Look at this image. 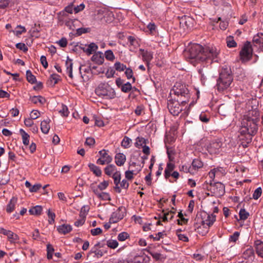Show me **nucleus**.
<instances>
[{"label": "nucleus", "instance_id": "864d4df0", "mask_svg": "<svg viewBox=\"0 0 263 263\" xmlns=\"http://www.w3.org/2000/svg\"><path fill=\"white\" fill-rule=\"evenodd\" d=\"M47 258L51 259L52 258V254L54 252V249L53 247L50 244H48L47 245Z\"/></svg>", "mask_w": 263, "mask_h": 263}, {"label": "nucleus", "instance_id": "dca6fc26", "mask_svg": "<svg viewBox=\"0 0 263 263\" xmlns=\"http://www.w3.org/2000/svg\"><path fill=\"white\" fill-rule=\"evenodd\" d=\"M91 60L97 64L101 65L104 61V55L101 52H96L91 57Z\"/></svg>", "mask_w": 263, "mask_h": 263}, {"label": "nucleus", "instance_id": "bf43d9fd", "mask_svg": "<svg viewBox=\"0 0 263 263\" xmlns=\"http://www.w3.org/2000/svg\"><path fill=\"white\" fill-rule=\"evenodd\" d=\"M240 235V233L238 232H235L233 235H231L229 238V240L232 242H235L238 239Z\"/></svg>", "mask_w": 263, "mask_h": 263}, {"label": "nucleus", "instance_id": "bb28decb", "mask_svg": "<svg viewBox=\"0 0 263 263\" xmlns=\"http://www.w3.org/2000/svg\"><path fill=\"white\" fill-rule=\"evenodd\" d=\"M175 167V165L172 163H167L164 171V176L166 179L171 176V174Z\"/></svg>", "mask_w": 263, "mask_h": 263}, {"label": "nucleus", "instance_id": "9b49d317", "mask_svg": "<svg viewBox=\"0 0 263 263\" xmlns=\"http://www.w3.org/2000/svg\"><path fill=\"white\" fill-rule=\"evenodd\" d=\"M225 192V186L223 184L220 182H215V196L221 197Z\"/></svg>", "mask_w": 263, "mask_h": 263}, {"label": "nucleus", "instance_id": "ea45409f", "mask_svg": "<svg viewBox=\"0 0 263 263\" xmlns=\"http://www.w3.org/2000/svg\"><path fill=\"white\" fill-rule=\"evenodd\" d=\"M104 56L107 60L110 61H112L115 58L114 53L111 50L106 51L104 53Z\"/></svg>", "mask_w": 263, "mask_h": 263}, {"label": "nucleus", "instance_id": "5701e85b", "mask_svg": "<svg viewBox=\"0 0 263 263\" xmlns=\"http://www.w3.org/2000/svg\"><path fill=\"white\" fill-rule=\"evenodd\" d=\"M57 230L60 233L66 234L72 230V227L69 224H63L59 226Z\"/></svg>", "mask_w": 263, "mask_h": 263}, {"label": "nucleus", "instance_id": "a19ab883", "mask_svg": "<svg viewBox=\"0 0 263 263\" xmlns=\"http://www.w3.org/2000/svg\"><path fill=\"white\" fill-rule=\"evenodd\" d=\"M227 44L229 48H234L237 46V43L234 41L232 36H229L227 38Z\"/></svg>", "mask_w": 263, "mask_h": 263}, {"label": "nucleus", "instance_id": "c85d7f7f", "mask_svg": "<svg viewBox=\"0 0 263 263\" xmlns=\"http://www.w3.org/2000/svg\"><path fill=\"white\" fill-rule=\"evenodd\" d=\"M191 166L193 171L194 172V171H197L201 168L203 166V163L200 160L195 159L193 161Z\"/></svg>", "mask_w": 263, "mask_h": 263}, {"label": "nucleus", "instance_id": "0eeeda50", "mask_svg": "<svg viewBox=\"0 0 263 263\" xmlns=\"http://www.w3.org/2000/svg\"><path fill=\"white\" fill-rule=\"evenodd\" d=\"M99 153L101 155V158H99L97 163L100 165H104L105 164H108L111 162L112 158L110 156L107 151L105 149H102L100 151Z\"/></svg>", "mask_w": 263, "mask_h": 263}, {"label": "nucleus", "instance_id": "3c124183", "mask_svg": "<svg viewBox=\"0 0 263 263\" xmlns=\"http://www.w3.org/2000/svg\"><path fill=\"white\" fill-rule=\"evenodd\" d=\"M125 74L127 79H133V82H135V78L133 77V71L130 68H126L125 69Z\"/></svg>", "mask_w": 263, "mask_h": 263}, {"label": "nucleus", "instance_id": "774afa93", "mask_svg": "<svg viewBox=\"0 0 263 263\" xmlns=\"http://www.w3.org/2000/svg\"><path fill=\"white\" fill-rule=\"evenodd\" d=\"M16 47L17 49L23 50L24 51H26L28 50V48L25 45V44L22 43H18L16 44Z\"/></svg>", "mask_w": 263, "mask_h": 263}, {"label": "nucleus", "instance_id": "37998d69", "mask_svg": "<svg viewBox=\"0 0 263 263\" xmlns=\"http://www.w3.org/2000/svg\"><path fill=\"white\" fill-rule=\"evenodd\" d=\"M106 245L110 248L115 249L118 246V242L116 240L109 239L107 241Z\"/></svg>", "mask_w": 263, "mask_h": 263}, {"label": "nucleus", "instance_id": "69168bd1", "mask_svg": "<svg viewBox=\"0 0 263 263\" xmlns=\"http://www.w3.org/2000/svg\"><path fill=\"white\" fill-rule=\"evenodd\" d=\"M147 28L149 31L150 33L153 34L156 31V26L154 23H149L147 25Z\"/></svg>", "mask_w": 263, "mask_h": 263}, {"label": "nucleus", "instance_id": "aec40b11", "mask_svg": "<svg viewBox=\"0 0 263 263\" xmlns=\"http://www.w3.org/2000/svg\"><path fill=\"white\" fill-rule=\"evenodd\" d=\"M253 41L254 43L258 45L259 48L263 51V33H258L255 35L254 37Z\"/></svg>", "mask_w": 263, "mask_h": 263}, {"label": "nucleus", "instance_id": "20e7f679", "mask_svg": "<svg viewBox=\"0 0 263 263\" xmlns=\"http://www.w3.org/2000/svg\"><path fill=\"white\" fill-rule=\"evenodd\" d=\"M189 90L186 86L180 83H176L170 91V95H175L177 96L184 97L188 101V99L190 96L189 93Z\"/></svg>", "mask_w": 263, "mask_h": 263}, {"label": "nucleus", "instance_id": "473e14b6", "mask_svg": "<svg viewBox=\"0 0 263 263\" xmlns=\"http://www.w3.org/2000/svg\"><path fill=\"white\" fill-rule=\"evenodd\" d=\"M117 170V168L115 165L110 164L105 168L104 172L107 175L111 176Z\"/></svg>", "mask_w": 263, "mask_h": 263}, {"label": "nucleus", "instance_id": "5fc2aeb1", "mask_svg": "<svg viewBox=\"0 0 263 263\" xmlns=\"http://www.w3.org/2000/svg\"><path fill=\"white\" fill-rule=\"evenodd\" d=\"M180 171H183L185 173H190L191 174H194V172L192 170V167L188 165H183L181 166Z\"/></svg>", "mask_w": 263, "mask_h": 263}, {"label": "nucleus", "instance_id": "4468645a", "mask_svg": "<svg viewBox=\"0 0 263 263\" xmlns=\"http://www.w3.org/2000/svg\"><path fill=\"white\" fill-rule=\"evenodd\" d=\"M17 202V198L16 197H13L10 199L6 208V211L8 213H11L14 210Z\"/></svg>", "mask_w": 263, "mask_h": 263}, {"label": "nucleus", "instance_id": "13d9d810", "mask_svg": "<svg viewBox=\"0 0 263 263\" xmlns=\"http://www.w3.org/2000/svg\"><path fill=\"white\" fill-rule=\"evenodd\" d=\"M85 5L84 3H81L77 6H74L73 8V11L75 13H78L80 11H82L85 8Z\"/></svg>", "mask_w": 263, "mask_h": 263}, {"label": "nucleus", "instance_id": "de8ad7c7", "mask_svg": "<svg viewBox=\"0 0 263 263\" xmlns=\"http://www.w3.org/2000/svg\"><path fill=\"white\" fill-rule=\"evenodd\" d=\"M26 31V29L24 27L19 25L17 26L16 29L13 31V32L16 36H19L22 33L25 32Z\"/></svg>", "mask_w": 263, "mask_h": 263}, {"label": "nucleus", "instance_id": "39448f33", "mask_svg": "<svg viewBox=\"0 0 263 263\" xmlns=\"http://www.w3.org/2000/svg\"><path fill=\"white\" fill-rule=\"evenodd\" d=\"M186 100H182L181 104L178 101L170 99L167 102V108L173 116H178L183 110V105L186 103Z\"/></svg>", "mask_w": 263, "mask_h": 263}, {"label": "nucleus", "instance_id": "f704fd0d", "mask_svg": "<svg viewBox=\"0 0 263 263\" xmlns=\"http://www.w3.org/2000/svg\"><path fill=\"white\" fill-rule=\"evenodd\" d=\"M165 236H166V233L165 231H163L158 232L155 235H151L149 236V237L152 238L154 241H159L161 238H163Z\"/></svg>", "mask_w": 263, "mask_h": 263}, {"label": "nucleus", "instance_id": "4c0bfd02", "mask_svg": "<svg viewBox=\"0 0 263 263\" xmlns=\"http://www.w3.org/2000/svg\"><path fill=\"white\" fill-rule=\"evenodd\" d=\"M114 68L116 70L122 72L126 69V66L124 64L120 63V62H116L114 64Z\"/></svg>", "mask_w": 263, "mask_h": 263}, {"label": "nucleus", "instance_id": "603ef678", "mask_svg": "<svg viewBox=\"0 0 263 263\" xmlns=\"http://www.w3.org/2000/svg\"><path fill=\"white\" fill-rule=\"evenodd\" d=\"M262 194V189L261 187L256 188L253 194V198L254 199H258Z\"/></svg>", "mask_w": 263, "mask_h": 263}, {"label": "nucleus", "instance_id": "cd10ccee", "mask_svg": "<svg viewBox=\"0 0 263 263\" xmlns=\"http://www.w3.org/2000/svg\"><path fill=\"white\" fill-rule=\"evenodd\" d=\"M29 100L34 104L40 103V104H43L45 102V99L41 96L30 97Z\"/></svg>", "mask_w": 263, "mask_h": 263}, {"label": "nucleus", "instance_id": "2f4dec72", "mask_svg": "<svg viewBox=\"0 0 263 263\" xmlns=\"http://www.w3.org/2000/svg\"><path fill=\"white\" fill-rule=\"evenodd\" d=\"M20 133L22 137L23 144L28 145L29 143V135L23 129H20Z\"/></svg>", "mask_w": 263, "mask_h": 263}, {"label": "nucleus", "instance_id": "423d86ee", "mask_svg": "<svg viewBox=\"0 0 263 263\" xmlns=\"http://www.w3.org/2000/svg\"><path fill=\"white\" fill-rule=\"evenodd\" d=\"M239 55L242 63L248 62L252 59L253 49L250 42H247L245 44L240 51Z\"/></svg>", "mask_w": 263, "mask_h": 263}, {"label": "nucleus", "instance_id": "09e8293b", "mask_svg": "<svg viewBox=\"0 0 263 263\" xmlns=\"http://www.w3.org/2000/svg\"><path fill=\"white\" fill-rule=\"evenodd\" d=\"M226 174V170L223 167L215 168V177L216 176H224Z\"/></svg>", "mask_w": 263, "mask_h": 263}, {"label": "nucleus", "instance_id": "a878e982", "mask_svg": "<svg viewBox=\"0 0 263 263\" xmlns=\"http://www.w3.org/2000/svg\"><path fill=\"white\" fill-rule=\"evenodd\" d=\"M176 210L174 208H172V210L168 211H163V216L162 220L163 221H167L168 220H171L174 217V215L175 214Z\"/></svg>", "mask_w": 263, "mask_h": 263}, {"label": "nucleus", "instance_id": "1a4fd4ad", "mask_svg": "<svg viewBox=\"0 0 263 263\" xmlns=\"http://www.w3.org/2000/svg\"><path fill=\"white\" fill-rule=\"evenodd\" d=\"M140 51L143 61L145 62L147 66H148L150 62L153 58V53L151 51L145 50L142 49H140Z\"/></svg>", "mask_w": 263, "mask_h": 263}, {"label": "nucleus", "instance_id": "a18cd8bd", "mask_svg": "<svg viewBox=\"0 0 263 263\" xmlns=\"http://www.w3.org/2000/svg\"><path fill=\"white\" fill-rule=\"evenodd\" d=\"M181 231L180 229H178L176 231V234L179 240H182L184 242H187L189 241L188 237L184 234H181L180 232Z\"/></svg>", "mask_w": 263, "mask_h": 263}, {"label": "nucleus", "instance_id": "49530a36", "mask_svg": "<svg viewBox=\"0 0 263 263\" xmlns=\"http://www.w3.org/2000/svg\"><path fill=\"white\" fill-rule=\"evenodd\" d=\"M129 237V235L127 232H123L118 234V239L120 241H125Z\"/></svg>", "mask_w": 263, "mask_h": 263}, {"label": "nucleus", "instance_id": "f257e3e1", "mask_svg": "<svg viewBox=\"0 0 263 263\" xmlns=\"http://www.w3.org/2000/svg\"><path fill=\"white\" fill-rule=\"evenodd\" d=\"M185 56L187 60L194 65L203 62L211 64L213 62V49L209 47H203L198 44L191 45Z\"/></svg>", "mask_w": 263, "mask_h": 263}, {"label": "nucleus", "instance_id": "7ed1b4c3", "mask_svg": "<svg viewBox=\"0 0 263 263\" xmlns=\"http://www.w3.org/2000/svg\"><path fill=\"white\" fill-rule=\"evenodd\" d=\"M97 96L106 99H112L115 98V90L107 83H100L95 90Z\"/></svg>", "mask_w": 263, "mask_h": 263}, {"label": "nucleus", "instance_id": "f3484780", "mask_svg": "<svg viewBox=\"0 0 263 263\" xmlns=\"http://www.w3.org/2000/svg\"><path fill=\"white\" fill-rule=\"evenodd\" d=\"M245 128V131L247 132L249 137L255 135L257 130V125L254 122H250L249 126L248 124L247 126Z\"/></svg>", "mask_w": 263, "mask_h": 263}, {"label": "nucleus", "instance_id": "c9c22d12", "mask_svg": "<svg viewBox=\"0 0 263 263\" xmlns=\"http://www.w3.org/2000/svg\"><path fill=\"white\" fill-rule=\"evenodd\" d=\"M26 78L27 81L31 84L34 83L36 81L35 77L32 74V72L29 70L26 71Z\"/></svg>", "mask_w": 263, "mask_h": 263}, {"label": "nucleus", "instance_id": "ddd939ff", "mask_svg": "<svg viewBox=\"0 0 263 263\" xmlns=\"http://www.w3.org/2000/svg\"><path fill=\"white\" fill-rule=\"evenodd\" d=\"M51 120L47 118L46 119L42 121L41 123V130L44 134H47L50 128V122Z\"/></svg>", "mask_w": 263, "mask_h": 263}, {"label": "nucleus", "instance_id": "6e6552de", "mask_svg": "<svg viewBox=\"0 0 263 263\" xmlns=\"http://www.w3.org/2000/svg\"><path fill=\"white\" fill-rule=\"evenodd\" d=\"M124 213L119 208L116 212H114L110 217V223H115L123 218Z\"/></svg>", "mask_w": 263, "mask_h": 263}, {"label": "nucleus", "instance_id": "393cba45", "mask_svg": "<svg viewBox=\"0 0 263 263\" xmlns=\"http://www.w3.org/2000/svg\"><path fill=\"white\" fill-rule=\"evenodd\" d=\"M193 20L192 18L185 16L182 17L180 21V24L183 26L185 25L187 28H191L193 27Z\"/></svg>", "mask_w": 263, "mask_h": 263}, {"label": "nucleus", "instance_id": "680f3d73", "mask_svg": "<svg viewBox=\"0 0 263 263\" xmlns=\"http://www.w3.org/2000/svg\"><path fill=\"white\" fill-rule=\"evenodd\" d=\"M145 143V139L144 138L138 137L136 139L135 145L136 147H139L140 146H142L143 144Z\"/></svg>", "mask_w": 263, "mask_h": 263}, {"label": "nucleus", "instance_id": "f03ea898", "mask_svg": "<svg viewBox=\"0 0 263 263\" xmlns=\"http://www.w3.org/2000/svg\"><path fill=\"white\" fill-rule=\"evenodd\" d=\"M219 73L217 87L218 91H222L228 88L233 81L232 71L229 66L224 65L221 67Z\"/></svg>", "mask_w": 263, "mask_h": 263}, {"label": "nucleus", "instance_id": "7c9ffc66", "mask_svg": "<svg viewBox=\"0 0 263 263\" xmlns=\"http://www.w3.org/2000/svg\"><path fill=\"white\" fill-rule=\"evenodd\" d=\"M43 209L40 205H36L29 210L30 214L33 215H40L41 214Z\"/></svg>", "mask_w": 263, "mask_h": 263}, {"label": "nucleus", "instance_id": "79ce46f5", "mask_svg": "<svg viewBox=\"0 0 263 263\" xmlns=\"http://www.w3.org/2000/svg\"><path fill=\"white\" fill-rule=\"evenodd\" d=\"M132 85L129 82H126L122 85L121 88H120L121 91L123 92H128L132 89Z\"/></svg>", "mask_w": 263, "mask_h": 263}, {"label": "nucleus", "instance_id": "f8f14e48", "mask_svg": "<svg viewBox=\"0 0 263 263\" xmlns=\"http://www.w3.org/2000/svg\"><path fill=\"white\" fill-rule=\"evenodd\" d=\"M111 176L114 179V184L116 185L115 189L119 193H121V190L119 186L121 180V173L120 171H116Z\"/></svg>", "mask_w": 263, "mask_h": 263}, {"label": "nucleus", "instance_id": "052dcab7", "mask_svg": "<svg viewBox=\"0 0 263 263\" xmlns=\"http://www.w3.org/2000/svg\"><path fill=\"white\" fill-rule=\"evenodd\" d=\"M200 120L203 122L207 123L209 121V116L204 112H202L199 116Z\"/></svg>", "mask_w": 263, "mask_h": 263}, {"label": "nucleus", "instance_id": "0e129e2a", "mask_svg": "<svg viewBox=\"0 0 263 263\" xmlns=\"http://www.w3.org/2000/svg\"><path fill=\"white\" fill-rule=\"evenodd\" d=\"M40 112L37 110H33L30 114V118L35 120L40 117Z\"/></svg>", "mask_w": 263, "mask_h": 263}, {"label": "nucleus", "instance_id": "8fccbe9b", "mask_svg": "<svg viewBox=\"0 0 263 263\" xmlns=\"http://www.w3.org/2000/svg\"><path fill=\"white\" fill-rule=\"evenodd\" d=\"M178 217L179 218V219H178V223L179 224L182 225L187 222L188 219L185 218L181 212L178 213Z\"/></svg>", "mask_w": 263, "mask_h": 263}, {"label": "nucleus", "instance_id": "6ab92c4d", "mask_svg": "<svg viewBox=\"0 0 263 263\" xmlns=\"http://www.w3.org/2000/svg\"><path fill=\"white\" fill-rule=\"evenodd\" d=\"M97 67H94V66H92V65H89V66H82L81 67H80V71H83L84 72H86V73H91L93 74H100V72H101L100 71H95V69H96Z\"/></svg>", "mask_w": 263, "mask_h": 263}, {"label": "nucleus", "instance_id": "6e6d98bb", "mask_svg": "<svg viewBox=\"0 0 263 263\" xmlns=\"http://www.w3.org/2000/svg\"><path fill=\"white\" fill-rule=\"evenodd\" d=\"M59 112L61 115L64 117H67L69 114V111L66 105H62V109L60 110Z\"/></svg>", "mask_w": 263, "mask_h": 263}, {"label": "nucleus", "instance_id": "e433bc0d", "mask_svg": "<svg viewBox=\"0 0 263 263\" xmlns=\"http://www.w3.org/2000/svg\"><path fill=\"white\" fill-rule=\"evenodd\" d=\"M140 171H141L140 168H139L137 171H135V170H128V171H126L125 172V178L127 179L131 180V179H132L133 178V175L134 174H136L137 173L139 172Z\"/></svg>", "mask_w": 263, "mask_h": 263}, {"label": "nucleus", "instance_id": "338daca9", "mask_svg": "<svg viewBox=\"0 0 263 263\" xmlns=\"http://www.w3.org/2000/svg\"><path fill=\"white\" fill-rule=\"evenodd\" d=\"M57 43L62 47H65L67 45V41L65 37H62Z\"/></svg>", "mask_w": 263, "mask_h": 263}, {"label": "nucleus", "instance_id": "4be33fe9", "mask_svg": "<svg viewBox=\"0 0 263 263\" xmlns=\"http://www.w3.org/2000/svg\"><path fill=\"white\" fill-rule=\"evenodd\" d=\"M255 248L256 254L261 257H263V242L260 240L255 241Z\"/></svg>", "mask_w": 263, "mask_h": 263}, {"label": "nucleus", "instance_id": "72a5a7b5", "mask_svg": "<svg viewBox=\"0 0 263 263\" xmlns=\"http://www.w3.org/2000/svg\"><path fill=\"white\" fill-rule=\"evenodd\" d=\"M98 46L95 43H92L88 45L85 50V51L88 54H91L93 52L96 51L98 49Z\"/></svg>", "mask_w": 263, "mask_h": 263}, {"label": "nucleus", "instance_id": "2eb2a0df", "mask_svg": "<svg viewBox=\"0 0 263 263\" xmlns=\"http://www.w3.org/2000/svg\"><path fill=\"white\" fill-rule=\"evenodd\" d=\"M115 163L118 166H122L125 163L126 158L123 153H119L116 154L115 157Z\"/></svg>", "mask_w": 263, "mask_h": 263}, {"label": "nucleus", "instance_id": "c756f323", "mask_svg": "<svg viewBox=\"0 0 263 263\" xmlns=\"http://www.w3.org/2000/svg\"><path fill=\"white\" fill-rule=\"evenodd\" d=\"M88 167L91 171L93 172L97 176L100 177L102 174V171L101 169L96 165L92 163H90L88 165Z\"/></svg>", "mask_w": 263, "mask_h": 263}, {"label": "nucleus", "instance_id": "a211bd4d", "mask_svg": "<svg viewBox=\"0 0 263 263\" xmlns=\"http://www.w3.org/2000/svg\"><path fill=\"white\" fill-rule=\"evenodd\" d=\"M209 176H210V177L211 178L209 180H206V189L208 191H210L211 193H207V194L208 195H211V196H213V192H212V189H213V179L212 178L213 176H214V169L213 170H211L210 171V172H209Z\"/></svg>", "mask_w": 263, "mask_h": 263}, {"label": "nucleus", "instance_id": "412c9836", "mask_svg": "<svg viewBox=\"0 0 263 263\" xmlns=\"http://www.w3.org/2000/svg\"><path fill=\"white\" fill-rule=\"evenodd\" d=\"M8 240L10 243L15 244L18 243L20 237L19 236L12 231H10L7 236Z\"/></svg>", "mask_w": 263, "mask_h": 263}, {"label": "nucleus", "instance_id": "b1692460", "mask_svg": "<svg viewBox=\"0 0 263 263\" xmlns=\"http://www.w3.org/2000/svg\"><path fill=\"white\" fill-rule=\"evenodd\" d=\"M65 66L66 67V72L68 73L69 77L72 79L73 74H72V66L73 63L72 60H70L68 57H67V59L65 62Z\"/></svg>", "mask_w": 263, "mask_h": 263}, {"label": "nucleus", "instance_id": "58836bf2", "mask_svg": "<svg viewBox=\"0 0 263 263\" xmlns=\"http://www.w3.org/2000/svg\"><path fill=\"white\" fill-rule=\"evenodd\" d=\"M249 215V214L248 212H247L245 209H241L239 211V216L240 219L241 220H246L248 218V216Z\"/></svg>", "mask_w": 263, "mask_h": 263}, {"label": "nucleus", "instance_id": "c03bdc74", "mask_svg": "<svg viewBox=\"0 0 263 263\" xmlns=\"http://www.w3.org/2000/svg\"><path fill=\"white\" fill-rule=\"evenodd\" d=\"M132 140L127 137H125L121 142V146L124 148L130 146Z\"/></svg>", "mask_w": 263, "mask_h": 263}, {"label": "nucleus", "instance_id": "9d476101", "mask_svg": "<svg viewBox=\"0 0 263 263\" xmlns=\"http://www.w3.org/2000/svg\"><path fill=\"white\" fill-rule=\"evenodd\" d=\"M242 256L249 261H252L255 258V254L253 249L250 247L243 251Z\"/></svg>", "mask_w": 263, "mask_h": 263}, {"label": "nucleus", "instance_id": "e2e57ef3", "mask_svg": "<svg viewBox=\"0 0 263 263\" xmlns=\"http://www.w3.org/2000/svg\"><path fill=\"white\" fill-rule=\"evenodd\" d=\"M98 198L103 200H109L110 196L109 194L105 192H100V194L98 195Z\"/></svg>", "mask_w": 263, "mask_h": 263}, {"label": "nucleus", "instance_id": "4d7b16f0", "mask_svg": "<svg viewBox=\"0 0 263 263\" xmlns=\"http://www.w3.org/2000/svg\"><path fill=\"white\" fill-rule=\"evenodd\" d=\"M48 216L49 217L48 222L50 224H52L54 222V218L55 217V215L53 212L50 211V210H48Z\"/></svg>", "mask_w": 263, "mask_h": 263}]
</instances>
